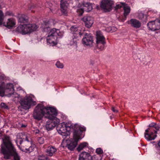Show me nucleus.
<instances>
[{"label": "nucleus", "mask_w": 160, "mask_h": 160, "mask_svg": "<svg viewBox=\"0 0 160 160\" xmlns=\"http://www.w3.org/2000/svg\"><path fill=\"white\" fill-rule=\"evenodd\" d=\"M76 124H76L73 125L70 123L63 122L58 125L57 127V130L58 133L62 135L63 138L65 139L70 135V131L71 129L73 130V132L77 129L76 127H75Z\"/></svg>", "instance_id": "39448f33"}, {"label": "nucleus", "mask_w": 160, "mask_h": 160, "mask_svg": "<svg viewBox=\"0 0 160 160\" xmlns=\"http://www.w3.org/2000/svg\"><path fill=\"white\" fill-rule=\"evenodd\" d=\"M1 106L2 108L8 109V107L4 103H2L1 104Z\"/></svg>", "instance_id": "473e14b6"}, {"label": "nucleus", "mask_w": 160, "mask_h": 160, "mask_svg": "<svg viewBox=\"0 0 160 160\" xmlns=\"http://www.w3.org/2000/svg\"><path fill=\"white\" fill-rule=\"evenodd\" d=\"M5 86L4 82L1 83L0 86V96L3 97L5 93H7V96L9 97H11L12 100L17 102H19L20 106L18 107L19 111H22V109L28 110L31 108L32 106L36 104L35 101V97L32 95H27L24 98H21L20 96L14 92L13 85L11 83H8Z\"/></svg>", "instance_id": "f257e3e1"}, {"label": "nucleus", "mask_w": 160, "mask_h": 160, "mask_svg": "<svg viewBox=\"0 0 160 160\" xmlns=\"http://www.w3.org/2000/svg\"><path fill=\"white\" fill-rule=\"evenodd\" d=\"M81 28L77 27L75 26H72L71 28V32L73 35L81 37L83 33L80 32Z\"/></svg>", "instance_id": "6ab92c4d"}, {"label": "nucleus", "mask_w": 160, "mask_h": 160, "mask_svg": "<svg viewBox=\"0 0 160 160\" xmlns=\"http://www.w3.org/2000/svg\"><path fill=\"white\" fill-rule=\"evenodd\" d=\"M113 112L115 113H117L118 112V110L116 109L114 107H112V109Z\"/></svg>", "instance_id": "e433bc0d"}, {"label": "nucleus", "mask_w": 160, "mask_h": 160, "mask_svg": "<svg viewBox=\"0 0 160 160\" xmlns=\"http://www.w3.org/2000/svg\"><path fill=\"white\" fill-rule=\"evenodd\" d=\"M29 148H26V150L28 149V151L29 152H32L33 150L34 147V146H31V145H30L29 146Z\"/></svg>", "instance_id": "7c9ffc66"}, {"label": "nucleus", "mask_w": 160, "mask_h": 160, "mask_svg": "<svg viewBox=\"0 0 160 160\" xmlns=\"http://www.w3.org/2000/svg\"><path fill=\"white\" fill-rule=\"evenodd\" d=\"M6 76H5L4 74L2 73L1 71V70H0V82H1V83L0 85H1V83L2 82H4V83L5 86H3V88H5V85H7L5 84V83L4 82H2V81L6 79Z\"/></svg>", "instance_id": "a878e982"}, {"label": "nucleus", "mask_w": 160, "mask_h": 160, "mask_svg": "<svg viewBox=\"0 0 160 160\" xmlns=\"http://www.w3.org/2000/svg\"><path fill=\"white\" fill-rule=\"evenodd\" d=\"M57 151L56 148L52 146H49L45 150L47 155L49 156H52Z\"/></svg>", "instance_id": "412c9836"}, {"label": "nucleus", "mask_w": 160, "mask_h": 160, "mask_svg": "<svg viewBox=\"0 0 160 160\" xmlns=\"http://www.w3.org/2000/svg\"><path fill=\"white\" fill-rule=\"evenodd\" d=\"M82 20L84 22L85 26L88 28H90L93 23V18L90 16L86 15L82 18Z\"/></svg>", "instance_id": "2eb2a0df"}, {"label": "nucleus", "mask_w": 160, "mask_h": 160, "mask_svg": "<svg viewBox=\"0 0 160 160\" xmlns=\"http://www.w3.org/2000/svg\"><path fill=\"white\" fill-rule=\"evenodd\" d=\"M5 15L6 16H13L14 14L12 12L8 11L6 12Z\"/></svg>", "instance_id": "2f4dec72"}, {"label": "nucleus", "mask_w": 160, "mask_h": 160, "mask_svg": "<svg viewBox=\"0 0 160 160\" xmlns=\"http://www.w3.org/2000/svg\"><path fill=\"white\" fill-rule=\"evenodd\" d=\"M27 17L23 15L19 18L18 21L19 22L21 23H24L27 22Z\"/></svg>", "instance_id": "393cba45"}, {"label": "nucleus", "mask_w": 160, "mask_h": 160, "mask_svg": "<svg viewBox=\"0 0 160 160\" xmlns=\"http://www.w3.org/2000/svg\"><path fill=\"white\" fill-rule=\"evenodd\" d=\"M82 35H84V37L82 39V43L84 45L90 47L92 46L93 43V40L91 35L90 34L83 32Z\"/></svg>", "instance_id": "f8f14e48"}, {"label": "nucleus", "mask_w": 160, "mask_h": 160, "mask_svg": "<svg viewBox=\"0 0 160 160\" xmlns=\"http://www.w3.org/2000/svg\"><path fill=\"white\" fill-rule=\"evenodd\" d=\"M159 127L155 123H152L149 125V128L145 130L144 137L148 141L154 140L157 137L156 134L159 130Z\"/></svg>", "instance_id": "0eeeda50"}, {"label": "nucleus", "mask_w": 160, "mask_h": 160, "mask_svg": "<svg viewBox=\"0 0 160 160\" xmlns=\"http://www.w3.org/2000/svg\"><path fill=\"white\" fill-rule=\"evenodd\" d=\"M128 22V23L130 24L132 27L136 28H138L141 26V22L135 19H132Z\"/></svg>", "instance_id": "aec40b11"}, {"label": "nucleus", "mask_w": 160, "mask_h": 160, "mask_svg": "<svg viewBox=\"0 0 160 160\" xmlns=\"http://www.w3.org/2000/svg\"><path fill=\"white\" fill-rule=\"evenodd\" d=\"M144 17V14L142 13H140L138 15V18L140 19H142Z\"/></svg>", "instance_id": "f704fd0d"}, {"label": "nucleus", "mask_w": 160, "mask_h": 160, "mask_svg": "<svg viewBox=\"0 0 160 160\" xmlns=\"http://www.w3.org/2000/svg\"><path fill=\"white\" fill-rule=\"evenodd\" d=\"M110 31H111L112 32L113 31H112V29H113V30H116V28H115L114 27H110Z\"/></svg>", "instance_id": "58836bf2"}, {"label": "nucleus", "mask_w": 160, "mask_h": 160, "mask_svg": "<svg viewBox=\"0 0 160 160\" xmlns=\"http://www.w3.org/2000/svg\"><path fill=\"white\" fill-rule=\"evenodd\" d=\"M63 35V33L60 32L59 29H52L49 32L47 37V43L52 46L56 45L57 43V38L61 37Z\"/></svg>", "instance_id": "423d86ee"}, {"label": "nucleus", "mask_w": 160, "mask_h": 160, "mask_svg": "<svg viewBox=\"0 0 160 160\" xmlns=\"http://www.w3.org/2000/svg\"><path fill=\"white\" fill-rule=\"evenodd\" d=\"M33 132L34 133H35V134H37L39 133V131L38 129H34L33 130Z\"/></svg>", "instance_id": "c9c22d12"}, {"label": "nucleus", "mask_w": 160, "mask_h": 160, "mask_svg": "<svg viewBox=\"0 0 160 160\" xmlns=\"http://www.w3.org/2000/svg\"><path fill=\"white\" fill-rule=\"evenodd\" d=\"M96 152L98 154H102L103 152V150L100 148H97Z\"/></svg>", "instance_id": "c756f323"}, {"label": "nucleus", "mask_w": 160, "mask_h": 160, "mask_svg": "<svg viewBox=\"0 0 160 160\" xmlns=\"http://www.w3.org/2000/svg\"><path fill=\"white\" fill-rule=\"evenodd\" d=\"M2 141L3 143L1 145V152L4 154L5 158L8 159L10 156H12L13 157L14 160H20V157L9 137L5 136Z\"/></svg>", "instance_id": "7ed1b4c3"}, {"label": "nucleus", "mask_w": 160, "mask_h": 160, "mask_svg": "<svg viewBox=\"0 0 160 160\" xmlns=\"http://www.w3.org/2000/svg\"><path fill=\"white\" fill-rule=\"evenodd\" d=\"M15 142L18 147V144H22V146H24V144L28 143V146H29L31 144V138L28 134L19 133L17 135Z\"/></svg>", "instance_id": "1a4fd4ad"}, {"label": "nucleus", "mask_w": 160, "mask_h": 160, "mask_svg": "<svg viewBox=\"0 0 160 160\" xmlns=\"http://www.w3.org/2000/svg\"><path fill=\"white\" fill-rule=\"evenodd\" d=\"M38 141L40 144L43 143L44 142V140L43 138L42 137L39 138L38 139Z\"/></svg>", "instance_id": "c85d7f7f"}, {"label": "nucleus", "mask_w": 160, "mask_h": 160, "mask_svg": "<svg viewBox=\"0 0 160 160\" xmlns=\"http://www.w3.org/2000/svg\"><path fill=\"white\" fill-rule=\"evenodd\" d=\"M57 110L52 107H45L42 104H38L35 108L33 114L34 119L38 120L42 119L43 116L49 119L45 125L48 131L52 130L59 123V119H57Z\"/></svg>", "instance_id": "f03ea898"}, {"label": "nucleus", "mask_w": 160, "mask_h": 160, "mask_svg": "<svg viewBox=\"0 0 160 160\" xmlns=\"http://www.w3.org/2000/svg\"><path fill=\"white\" fill-rule=\"evenodd\" d=\"M81 37L73 35L69 40V44L71 46H72L76 48L77 46V42L80 39Z\"/></svg>", "instance_id": "a211bd4d"}, {"label": "nucleus", "mask_w": 160, "mask_h": 160, "mask_svg": "<svg viewBox=\"0 0 160 160\" xmlns=\"http://www.w3.org/2000/svg\"><path fill=\"white\" fill-rule=\"evenodd\" d=\"M77 129L73 132V139L63 140L61 145L63 148L67 147L70 150L72 151L76 146L78 141L81 139V135L83 131H85L86 128L78 124L75 125Z\"/></svg>", "instance_id": "20e7f679"}, {"label": "nucleus", "mask_w": 160, "mask_h": 160, "mask_svg": "<svg viewBox=\"0 0 160 160\" xmlns=\"http://www.w3.org/2000/svg\"><path fill=\"white\" fill-rule=\"evenodd\" d=\"M38 28V27L36 24H20L17 28L16 31L22 35H25L36 30Z\"/></svg>", "instance_id": "6e6552de"}, {"label": "nucleus", "mask_w": 160, "mask_h": 160, "mask_svg": "<svg viewBox=\"0 0 160 160\" xmlns=\"http://www.w3.org/2000/svg\"><path fill=\"white\" fill-rule=\"evenodd\" d=\"M148 26L150 30L154 31L160 29V21L158 20L151 21L148 23Z\"/></svg>", "instance_id": "4468645a"}, {"label": "nucleus", "mask_w": 160, "mask_h": 160, "mask_svg": "<svg viewBox=\"0 0 160 160\" xmlns=\"http://www.w3.org/2000/svg\"><path fill=\"white\" fill-rule=\"evenodd\" d=\"M69 1L67 0H61V11L64 14L67 13V8L69 4Z\"/></svg>", "instance_id": "f3484780"}, {"label": "nucleus", "mask_w": 160, "mask_h": 160, "mask_svg": "<svg viewBox=\"0 0 160 160\" xmlns=\"http://www.w3.org/2000/svg\"><path fill=\"white\" fill-rule=\"evenodd\" d=\"M55 65L58 68H63V64L59 61L57 62L55 64Z\"/></svg>", "instance_id": "cd10ccee"}, {"label": "nucleus", "mask_w": 160, "mask_h": 160, "mask_svg": "<svg viewBox=\"0 0 160 160\" xmlns=\"http://www.w3.org/2000/svg\"><path fill=\"white\" fill-rule=\"evenodd\" d=\"M1 6L0 5V9H1Z\"/></svg>", "instance_id": "37998d69"}, {"label": "nucleus", "mask_w": 160, "mask_h": 160, "mask_svg": "<svg viewBox=\"0 0 160 160\" xmlns=\"http://www.w3.org/2000/svg\"><path fill=\"white\" fill-rule=\"evenodd\" d=\"M16 24L15 21L12 18L8 19L6 24L5 26L7 27L10 28L14 27Z\"/></svg>", "instance_id": "5701e85b"}, {"label": "nucleus", "mask_w": 160, "mask_h": 160, "mask_svg": "<svg viewBox=\"0 0 160 160\" xmlns=\"http://www.w3.org/2000/svg\"><path fill=\"white\" fill-rule=\"evenodd\" d=\"M122 7L124 10V16L126 17L130 12V7L127 4L124 3H121L120 4L116 5V8H120Z\"/></svg>", "instance_id": "dca6fc26"}, {"label": "nucleus", "mask_w": 160, "mask_h": 160, "mask_svg": "<svg viewBox=\"0 0 160 160\" xmlns=\"http://www.w3.org/2000/svg\"><path fill=\"white\" fill-rule=\"evenodd\" d=\"M91 157L90 154L86 152H83L79 155V160H90Z\"/></svg>", "instance_id": "4be33fe9"}, {"label": "nucleus", "mask_w": 160, "mask_h": 160, "mask_svg": "<svg viewBox=\"0 0 160 160\" xmlns=\"http://www.w3.org/2000/svg\"><path fill=\"white\" fill-rule=\"evenodd\" d=\"M113 2L110 0H103L101 2V7L105 12H109L112 9Z\"/></svg>", "instance_id": "ddd939ff"}, {"label": "nucleus", "mask_w": 160, "mask_h": 160, "mask_svg": "<svg viewBox=\"0 0 160 160\" xmlns=\"http://www.w3.org/2000/svg\"><path fill=\"white\" fill-rule=\"evenodd\" d=\"M4 18V14L1 10H0V25H1L3 21Z\"/></svg>", "instance_id": "bb28decb"}, {"label": "nucleus", "mask_w": 160, "mask_h": 160, "mask_svg": "<svg viewBox=\"0 0 160 160\" xmlns=\"http://www.w3.org/2000/svg\"><path fill=\"white\" fill-rule=\"evenodd\" d=\"M38 160H49L45 157H40L38 158Z\"/></svg>", "instance_id": "72a5a7b5"}, {"label": "nucleus", "mask_w": 160, "mask_h": 160, "mask_svg": "<svg viewBox=\"0 0 160 160\" xmlns=\"http://www.w3.org/2000/svg\"><path fill=\"white\" fill-rule=\"evenodd\" d=\"M96 39L98 48L101 50H103L105 48L106 42L105 38L100 31L96 32Z\"/></svg>", "instance_id": "9d476101"}, {"label": "nucleus", "mask_w": 160, "mask_h": 160, "mask_svg": "<svg viewBox=\"0 0 160 160\" xmlns=\"http://www.w3.org/2000/svg\"><path fill=\"white\" fill-rule=\"evenodd\" d=\"M37 9L36 7V6H35L34 5V6H31L30 7V9L31 10V11L32 12H34V11H33V10H32V9Z\"/></svg>", "instance_id": "4c0bfd02"}, {"label": "nucleus", "mask_w": 160, "mask_h": 160, "mask_svg": "<svg viewBox=\"0 0 160 160\" xmlns=\"http://www.w3.org/2000/svg\"><path fill=\"white\" fill-rule=\"evenodd\" d=\"M26 126L24 125H22V126H21V127H25Z\"/></svg>", "instance_id": "79ce46f5"}, {"label": "nucleus", "mask_w": 160, "mask_h": 160, "mask_svg": "<svg viewBox=\"0 0 160 160\" xmlns=\"http://www.w3.org/2000/svg\"><path fill=\"white\" fill-rule=\"evenodd\" d=\"M158 146L160 147V141L158 143Z\"/></svg>", "instance_id": "a19ab883"}, {"label": "nucleus", "mask_w": 160, "mask_h": 160, "mask_svg": "<svg viewBox=\"0 0 160 160\" xmlns=\"http://www.w3.org/2000/svg\"><path fill=\"white\" fill-rule=\"evenodd\" d=\"M32 140H31V144L30 145H32ZM25 146H23V147H29V146H30V145L29 146H28V143H27L25 144H24Z\"/></svg>", "instance_id": "ea45409f"}, {"label": "nucleus", "mask_w": 160, "mask_h": 160, "mask_svg": "<svg viewBox=\"0 0 160 160\" xmlns=\"http://www.w3.org/2000/svg\"><path fill=\"white\" fill-rule=\"evenodd\" d=\"M92 9V7L91 4L89 3L84 2L80 7H78L77 12L80 15H82L84 11L89 12Z\"/></svg>", "instance_id": "9b49d317"}, {"label": "nucleus", "mask_w": 160, "mask_h": 160, "mask_svg": "<svg viewBox=\"0 0 160 160\" xmlns=\"http://www.w3.org/2000/svg\"><path fill=\"white\" fill-rule=\"evenodd\" d=\"M88 143L86 142L81 143L77 148V150L78 151L80 152L83 150V149L88 147Z\"/></svg>", "instance_id": "b1692460"}]
</instances>
